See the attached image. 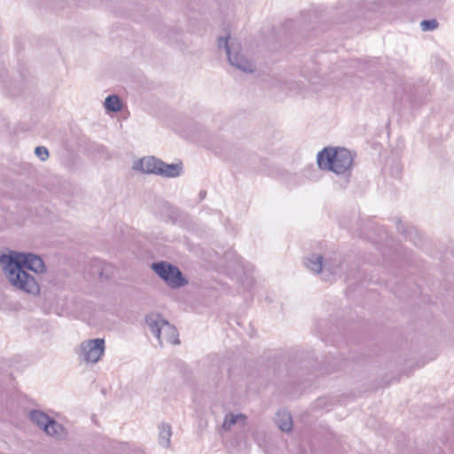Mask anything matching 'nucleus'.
<instances>
[{
	"mask_svg": "<svg viewBox=\"0 0 454 454\" xmlns=\"http://www.w3.org/2000/svg\"><path fill=\"white\" fill-rule=\"evenodd\" d=\"M278 424L284 432H289L292 429L293 422L290 414L286 412L278 413Z\"/></svg>",
	"mask_w": 454,
	"mask_h": 454,
	"instance_id": "nucleus-10",
	"label": "nucleus"
},
{
	"mask_svg": "<svg viewBox=\"0 0 454 454\" xmlns=\"http://www.w3.org/2000/svg\"><path fill=\"white\" fill-rule=\"evenodd\" d=\"M222 43L226 48L229 60L232 65L236 66L237 67H239L246 72L253 71L251 63L248 60H247L243 56H240L239 54L232 55L231 53V51L228 47V38H224V39L221 38L219 41V45H221Z\"/></svg>",
	"mask_w": 454,
	"mask_h": 454,
	"instance_id": "nucleus-8",
	"label": "nucleus"
},
{
	"mask_svg": "<svg viewBox=\"0 0 454 454\" xmlns=\"http://www.w3.org/2000/svg\"><path fill=\"white\" fill-rule=\"evenodd\" d=\"M244 419L245 417L243 415H229L225 418L223 422V427L226 429H230L231 427L237 422L238 419Z\"/></svg>",
	"mask_w": 454,
	"mask_h": 454,
	"instance_id": "nucleus-13",
	"label": "nucleus"
},
{
	"mask_svg": "<svg viewBox=\"0 0 454 454\" xmlns=\"http://www.w3.org/2000/svg\"><path fill=\"white\" fill-rule=\"evenodd\" d=\"M352 153L345 148L327 147L317 154V164L321 169L336 174H344L353 163Z\"/></svg>",
	"mask_w": 454,
	"mask_h": 454,
	"instance_id": "nucleus-2",
	"label": "nucleus"
},
{
	"mask_svg": "<svg viewBox=\"0 0 454 454\" xmlns=\"http://www.w3.org/2000/svg\"><path fill=\"white\" fill-rule=\"evenodd\" d=\"M30 419L34 423L43 427L49 435H58L63 432V427L43 412L34 411L30 413Z\"/></svg>",
	"mask_w": 454,
	"mask_h": 454,
	"instance_id": "nucleus-6",
	"label": "nucleus"
},
{
	"mask_svg": "<svg viewBox=\"0 0 454 454\" xmlns=\"http://www.w3.org/2000/svg\"><path fill=\"white\" fill-rule=\"evenodd\" d=\"M151 331L161 342L177 344L179 343L176 329L160 317L150 316L146 318Z\"/></svg>",
	"mask_w": 454,
	"mask_h": 454,
	"instance_id": "nucleus-3",
	"label": "nucleus"
},
{
	"mask_svg": "<svg viewBox=\"0 0 454 454\" xmlns=\"http://www.w3.org/2000/svg\"><path fill=\"white\" fill-rule=\"evenodd\" d=\"M35 153L36 156L43 160H46L49 157L48 150L43 146L36 147Z\"/></svg>",
	"mask_w": 454,
	"mask_h": 454,
	"instance_id": "nucleus-15",
	"label": "nucleus"
},
{
	"mask_svg": "<svg viewBox=\"0 0 454 454\" xmlns=\"http://www.w3.org/2000/svg\"><path fill=\"white\" fill-rule=\"evenodd\" d=\"M420 26L424 31L434 30L438 27V22L436 20H423Z\"/></svg>",
	"mask_w": 454,
	"mask_h": 454,
	"instance_id": "nucleus-14",
	"label": "nucleus"
},
{
	"mask_svg": "<svg viewBox=\"0 0 454 454\" xmlns=\"http://www.w3.org/2000/svg\"><path fill=\"white\" fill-rule=\"evenodd\" d=\"M322 257L317 256L315 260H309L307 263V267L315 271V272H320L322 270Z\"/></svg>",
	"mask_w": 454,
	"mask_h": 454,
	"instance_id": "nucleus-12",
	"label": "nucleus"
},
{
	"mask_svg": "<svg viewBox=\"0 0 454 454\" xmlns=\"http://www.w3.org/2000/svg\"><path fill=\"white\" fill-rule=\"evenodd\" d=\"M181 170V164H166L161 161V166L159 174L167 177H175L180 175Z\"/></svg>",
	"mask_w": 454,
	"mask_h": 454,
	"instance_id": "nucleus-9",
	"label": "nucleus"
},
{
	"mask_svg": "<svg viewBox=\"0 0 454 454\" xmlns=\"http://www.w3.org/2000/svg\"><path fill=\"white\" fill-rule=\"evenodd\" d=\"M161 166V160L154 157L143 158L137 161L134 168L143 173L159 174Z\"/></svg>",
	"mask_w": 454,
	"mask_h": 454,
	"instance_id": "nucleus-7",
	"label": "nucleus"
},
{
	"mask_svg": "<svg viewBox=\"0 0 454 454\" xmlns=\"http://www.w3.org/2000/svg\"><path fill=\"white\" fill-rule=\"evenodd\" d=\"M0 262L13 286L32 294L39 293V286L35 278L24 270L27 269L35 272L43 271L44 263L39 256L12 252L11 254L0 256Z\"/></svg>",
	"mask_w": 454,
	"mask_h": 454,
	"instance_id": "nucleus-1",
	"label": "nucleus"
},
{
	"mask_svg": "<svg viewBox=\"0 0 454 454\" xmlns=\"http://www.w3.org/2000/svg\"><path fill=\"white\" fill-rule=\"evenodd\" d=\"M152 267L154 271L171 286L178 287L185 283L180 270L171 264L162 262L153 263Z\"/></svg>",
	"mask_w": 454,
	"mask_h": 454,
	"instance_id": "nucleus-4",
	"label": "nucleus"
},
{
	"mask_svg": "<svg viewBox=\"0 0 454 454\" xmlns=\"http://www.w3.org/2000/svg\"><path fill=\"white\" fill-rule=\"evenodd\" d=\"M105 107L108 111L118 112L121 109V102L115 95L108 96L105 100Z\"/></svg>",
	"mask_w": 454,
	"mask_h": 454,
	"instance_id": "nucleus-11",
	"label": "nucleus"
},
{
	"mask_svg": "<svg viewBox=\"0 0 454 454\" xmlns=\"http://www.w3.org/2000/svg\"><path fill=\"white\" fill-rule=\"evenodd\" d=\"M81 349L85 361L96 363L104 354L105 341L103 339L90 340L83 342Z\"/></svg>",
	"mask_w": 454,
	"mask_h": 454,
	"instance_id": "nucleus-5",
	"label": "nucleus"
}]
</instances>
